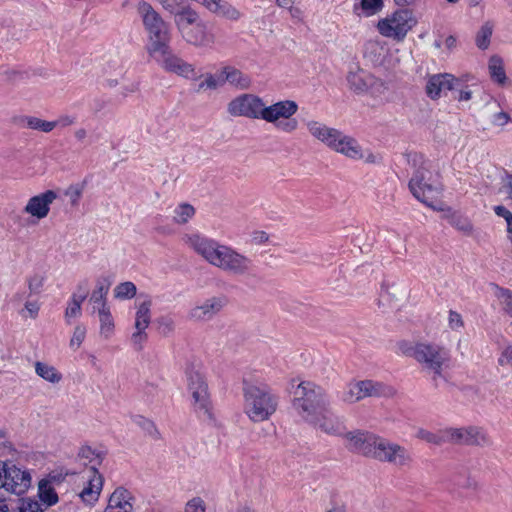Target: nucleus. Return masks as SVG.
<instances>
[{
    "mask_svg": "<svg viewBox=\"0 0 512 512\" xmlns=\"http://www.w3.org/2000/svg\"><path fill=\"white\" fill-rule=\"evenodd\" d=\"M183 242L208 264L233 276H244L252 271V260L234 248L198 233L185 234Z\"/></svg>",
    "mask_w": 512,
    "mask_h": 512,
    "instance_id": "f257e3e1",
    "label": "nucleus"
},
{
    "mask_svg": "<svg viewBox=\"0 0 512 512\" xmlns=\"http://www.w3.org/2000/svg\"><path fill=\"white\" fill-rule=\"evenodd\" d=\"M346 446L353 452L399 469L409 468L413 463L412 454L406 447L368 431L355 430L347 434Z\"/></svg>",
    "mask_w": 512,
    "mask_h": 512,
    "instance_id": "f03ea898",
    "label": "nucleus"
},
{
    "mask_svg": "<svg viewBox=\"0 0 512 512\" xmlns=\"http://www.w3.org/2000/svg\"><path fill=\"white\" fill-rule=\"evenodd\" d=\"M398 348L404 355L414 358L426 372L433 375L434 379L441 376L444 369L449 366V352L437 344L401 341Z\"/></svg>",
    "mask_w": 512,
    "mask_h": 512,
    "instance_id": "7ed1b4c3",
    "label": "nucleus"
},
{
    "mask_svg": "<svg viewBox=\"0 0 512 512\" xmlns=\"http://www.w3.org/2000/svg\"><path fill=\"white\" fill-rule=\"evenodd\" d=\"M330 405L323 388L310 381L301 382L295 390L293 407L297 415L311 424Z\"/></svg>",
    "mask_w": 512,
    "mask_h": 512,
    "instance_id": "20e7f679",
    "label": "nucleus"
},
{
    "mask_svg": "<svg viewBox=\"0 0 512 512\" xmlns=\"http://www.w3.org/2000/svg\"><path fill=\"white\" fill-rule=\"evenodd\" d=\"M413 163L414 165L419 164V167L415 168L409 182L412 194L428 207L437 211H444L445 205L438 200L441 187L433 178L426 163L422 160V157L417 155L413 157Z\"/></svg>",
    "mask_w": 512,
    "mask_h": 512,
    "instance_id": "39448f33",
    "label": "nucleus"
},
{
    "mask_svg": "<svg viewBox=\"0 0 512 512\" xmlns=\"http://www.w3.org/2000/svg\"><path fill=\"white\" fill-rule=\"evenodd\" d=\"M278 397L266 387H244V413L252 422L268 420L277 410Z\"/></svg>",
    "mask_w": 512,
    "mask_h": 512,
    "instance_id": "423d86ee",
    "label": "nucleus"
},
{
    "mask_svg": "<svg viewBox=\"0 0 512 512\" xmlns=\"http://www.w3.org/2000/svg\"><path fill=\"white\" fill-rule=\"evenodd\" d=\"M138 11L149 35L148 53L149 55H156V52L163 51L168 46L170 40L168 24L146 2L139 4Z\"/></svg>",
    "mask_w": 512,
    "mask_h": 512,
    "instance_id": "0eeeda50",
    "label": "nucleus"
},
{
    "mask_svg": "<svg viewBox=\"0 0 512 512\" xmlns=\"http://www.w3.org/2000/svg\"><path fill=\"white\" fill-rule=\"evenodd\" d=\"M298 111V104L293 100H281L267 105L263 102V120L272 124L276 129L284 133H293L298 129V121L293 116Z\"/></svg>",
    "mask_w": 512,
    "mask_h": 512,
    "instance_id": "6e6552de",
    "label": "nucleus"
},
{
    "mask_svg": "<svg viewBox=\"0 0 512 512\" xmlns=\"http://www.w3.org/2000/svg\"><path fill=\"white\" fill-rule=\"evenodd\" d=\"M186 375L194 409L202 418L212 419L208 387L201 369L192 364L187 368Z\"/></svg>",
    "mask_w": 512,
    "mask_h": 512,
    "instance_id": "1a4fd4ad",
    "label": "nucleus"
},
{
    "mask_svg": "<svg viewBox=\"0 0 512 512\" xmlns=\"http://www.w3.org/2000/svg\"><path fill=\"white\" fill-rule=\"evenodd\" d=\"M417 24V19L409 9H400L377 23L379 33L387 38L402 41Z\"/></svg>",
    "mask_w": 512,
    "mask_h": 512,
    "instance_id": "9d476101",
    "label": "nucleus"
},
{
    "mask_svg": "<svg viewBox=\"0 0 512 512\" xmlns=\"http://www.w3.org/2000/svg\"><path fill=\"white\" fill-rule=\"evenodd\" d=\"M347 84L349 89L357 94H369L374 97L383 95L388 90V83L359 66H353L348 71Z\"/></svg>",
    "mask_w": 512,
    "mask_h": 512,
    "instance_id": "9b49d317",
    "label": "nucleus"
},
{
    "mask_svg": "<svg viewBox=\"0 0 512 512\" xmlns=\"http://www.w3.org/2000/svg\"><path fill=\"white\" fill-rule=\"evenodd\" d=\"M394 394L392 387L366 379L349 382L343 389L341 398L345 403L353 404L367 397H391Z\"/></svg>",
    "mask_w": 512,
    "mask_h": 512,
    "instance_id": "f8f14e48",
    "label": "nucleus"
},
{
    "mask_svg": "<svg viewBox=\"0 0 512 512\" xmlns=\"http://www.w3.org/2000/svg\"><path fill=\"white\" fill-rule=\"evenodd\" d=\"M396 53H398V50H390L380 40H368L363 47V58L373 68L394 69L399 63V59L394 57Z\"/></svg>",
    "mask_w": 512,
    "mask_h": 512,
    "instance_id": "ddd939ff",
    "label": "nucleus"
},
{
    "mask_svg": "<svg viewBox=\"0 0 512 512\" xmlns=\"http://www.w3.org/2000/svg\"><path fill=\"white\" fill-rule=\"evenodd\" d=\"M150 56L168 73L176 74L187 80H197L200 77L195 66L176 54H173L169 45L165 50L156 52V55Z\"/></svg>",
    "mask_w": 512,
    "mask_h": 512,
    "instance_id": "4468645a",
    "label": "nucleus"
},
{
    "mask_svg": "<svg viewBox=\"0 0 512 512\" xmlns=\"http://www.w3.org/2000/svg\"><path fill=\"white\" fill-rule=\"evenodd\" d=\"M446 443L486 447L492 444L491 438L481 427H448Z\"/></svg>",
    "mask_w": 512,
    "mask_h": 512,
    "instance_id": "2eb2a0df",
    "label": "nucleus"
},
{
    "mask_svg": "<svg viewBox=\"0 0 512 512\" xmlns=\"http://www.w3.org/2000/svg\"><path fill=\"white\" fill-rule=\"evenodd\" d=\"M225 295H214L197 302L187 312V319L194 323H206L213 320L227 306Z\"/></svg>",
    "mask_w": 512,
    "mask_h": 512,
    "instance_id": "dca6fc26",
    "label": "nucleus"
},
{
    "mask_svg": "<svg viewBox=\"0 0 512 512\" xmlns=\"http://www.w3.org/2000/svg\"><path fill=\"white\" fill-rule=\"evenodd\" d=\"M263 102V99L255 94H241L227 104V112L233 117L261 119Z\"/></svg>",
    "mask_w": 512,
    "mask_h": 512,
    "instance_id": "f3484780",
    "label": "nucleus"
},
{
    "mask_svg": "<svg viewBox=\"0 0 512 512\" xmlns=\"http://www.w3.org/2000/svg\"><path fill=\"white\" fill-rule=\"evenodd\" d=\"M332 151L352 160H364L367 163H376L378 156L363 150L359 142L352 136L341 131Z\"/></svg>",
    "mask_w": 512,
    "mask_h": 512,
    "instance_id": "a211bd4d",
    "label": "nucleus"
},
{
    "mask_svg": "<svg viewBox=\"0 0 512 512\" xmlns=\"http://www.w3.org/2000/svg\"><path fill=\"white\" fill-rule=\"evenodd\" d=\"M5 471L3 475V490L16 495H22L30 488L31 475L28 471L22 470L10 462H7Z\"/></svg>",
    "mask_w": 512,
    "mask_h": 512,
    "instance_id": "6ab92c4d",
    "label": "nucleus"
},
{
    "mask_svg": "<svg viewBox=\"0 0 512 512\" xmlns=\"http://www.w3.org/2000/svg\"><path fill=\"white\" fill-rule=\"evenodd\" d=\"M151 306L152 301L150 299H145L137 305L134 324L135 332L131 335V344L136 350H141L147 340L146 329L151 322Z\"/></svg>",
    "mask_w": 512,
    "mask_h": 512,
    "instance_id": "aec40b11",
    "label": "nucleus"
},
{
    "mask_svg": "<svg viewBox=\"0 0 512 512\" xmlns=\"http://www.w3.org/2000/svg\"><path fill=\"white\" fill-rule=\"evenodd\" d=\"M305 127L309 135L314 140L321 143L330 150H332L335 142L338 139V136L341 133V130L335 127H331L320 120H308L305 122Z\"/></svg>",
    "mask_w": 512,
    "mask_h": 512,
    "instance_id": "412c9836",
    "label": "nucleus"
},
{
    "mask_svg": "<svg viewBox=\"0 0 512 512\" xmlns=\"http://www.w3.org/2000/svg\"><path fill=\"white\" fill-rule=\"evenodd\" d=\"M310 425L316 430L331 436H342L346 440L347 432L344 422L326 408Z\"/></svg>",
    "mask_w": 512,
    "mask_h": 512,
    "instance_id": "4be33fe9",
    "label": "nucleus"
},
{
    "mask_svg": "<svg viewBox=\"0 0 512 512\" xmlns=\"http://www.w3.org/2000/svg\"><path fill=\"white\" fill-rule=\"evenodd\" d=\"M56 199L57 193L53 190H47L31 197L24 207V212L37 219H43L49 214L50 205Z\"/></svg>",
    "mask_w": 512,
    "mask_h": 512,
    "instance_id": "5701e85b",
    "label": "nucleus"
},
{
    "mask_svg": "<svg viewBox=\"0 0 512 512\" xmlns=\"http://www.w3.org/2000/svg\"><path fill=\"white\" fill-rule=\"evenodd\" d=\"M382 298L388 302L391 309L399 311L408 304L410 290L404 284L386 283L383 286Z\"/></svg>",
    "mask_w": 512,
    "mask_h": 512,
    "instance_id": "b1692460",
    "label": "nucleus"
},
{
    "mask_svg": "<svg viewBox=\"0 0 512 512\" xmlns=\"http://www.w3.org/2000/svg\"><path fill=\"white\" fill-rule=\"evenodd\" d=\"M181 36L187 43L196 47H208L215 42L214 35L209 32L207 24L202 20L188 29Z\"/></svg>",
    "mask_w": 512,
    "mask_h": 512,
    "instance_id": "393cba45",
    "label": "nucleus"
},
{
    "mask_svg": "<svg viewBox=\"0 0 512 512\" xmlns=\"http://www.w3.org/2000/svg\"><path fill=\"white\" fill-rule=\"evenodd\" d=\"M458 81L452 74H435L428 78L426 83V94L432 100L440 98L443 90H451L454 83Z\"/></svg>",
    "mask_w": 512,
    "mask_h": 512,
    "instance_id": "a878e982",
    "label": "nucleus"
},
{
    "mask_svg": "<svg viewBox=\"0 0 512 512\" xmlns=\"http://www.w3.org/2000/svg\"><path fill=\"white\" fill-rule=\"evenodd\" d=\"M90 472L91 476L87 482V485L83 488L79 496L88 505H93L98 501L102 491L103 477L94 468H92Z\"/></svg>",
    "mask_w": 512,
    "mask_h": 512,
    "instance_id": "bb28decb",
    "label": "nucleus"
},
{
    "mask_svg": "<svg viewBox=\"0 0 512 512\" xmlns=\"http://www.w3.org/2000/svg\"><path fill=\"white\" fill-rule=\"evenodd\" d=\"M132 496L126 489L119 487L111 494L104 512H131Z\"/></svg>",
    "mask_w": 512,
    "mask_h": 512,
    "instance_id": "cd10ccee",
    "label": "nucleus"
},
{
    "mask_svg": "<svg viewBox=\"0 0 512 512\" xmlns=\"http://www.w3.org/2000/svg\"><path fill=\"white\" fill-rule=\"evenodd\" d=\"M173 15L174 24L181 35L201 20L198 12L190 6L181 7Z\"/></svg>",
    "mask_w": 512,
    "mask_h": 512,
    "instance_id": "c85d7f7f",
    "label": "nucleus"
},
{
    "mask_svg": "<svg viewBox=\"0 0 512 512\" xmlns=\"http://www.w3.org/2000/svg\"><path fill=\"white\" fill-rule=\"evenodd\" d=\"M444 212H447L444 217L459 232L466 236H471L474 233V225L467 216L451 211L450 208H445Z\"/></svg>",
    "mask_w": 512,
    "mask_h": 512,
    "instance_id": "c756f323",
    "label": "nucleus"
},
{
    "mask_svg": "<svg viewBox=\"0 0 512 512\" xmlns=\"http://www.w3.org/2000/svg\"><path fill=\"white\" fill-rule=\"evenodd\" d=\"M34 370L38 377L51 385H58L63 380L62 373L55 366L47 362L36 361L34 363Z\"/></svg>",
    "mask_w": 512,
    "mask_h": 512,
    "instance_id": "7c9ffc66",
    "label": "nucleus"
},
{
    "mask_svg": "<svg viewBox=\"0 0 512 512\" xmlns=\"http://www.w3.org/2000/svg\"><path fill=\"white\" fill-rule=\"evenodd\" d=\"M99 322L98 334L102 340L108 341L115 334V320L112 316L111 309L96 312Z\"/></svg>",
    "mask_w": 512,
    "mask_h": 512,
    "instance_id": "2f4dec72",
    "label": "nucleus"
},
{
    "mask_svg": "<svg viewBox=\"0 0 512 512\" xmlns=\"http://www.w3.org/2000/svg\"><path fill=\"white\" fill-rule=\"evenodd\" d=\"M225 82L237 89H247L250 86V78L233 66L223 67Z\"/></svg>",
    "mask_w": 512,
    "mask_h": 512,
    "instance_id": "473e14b6",
    "label": "nucleus"
},
{
    "mask_svg": "<svg viewBox=\"0 0 512 512\" xmlns=\"http://www.w3.org/2000/svg\"><path fill=\"white\" fill-rule=\"evenodd\" d=\"M85 298L86 295L73 294L67 302V306L64 311V319L68 325H71L74 319H77L82 315V303Z\"/></svg>",
    "mask_w": 512,
    "mask_h": 512,
    "instance_id": "72a5a7b5",
    "label": "nucleus"
},
{
    "mask_svg": "<svg viewBox=\"0 0 512 512\" xmlns=\"http://www.w3.org/2000/svg\"><path fill=\"white\" fill-rule=\"evenodd\" d=\"M354 12L359 16L370 17L383 8V0H356Z\"/></svg>",
    "mask_w": 512,
    "mask_h": 512,
    "instance_id": "f704fd0d",
    "label": "nucleus"
},
{
    "mask_svg": "<svg viewBox=\"0 0 512 512\" xmlns=\"http://www.w3.org/2000/svg\"><path fill=\"white\" fill-rule=\"evenodd\" d=\"M489 74L493 81L500 85H504L507 77L504 70L503 60L498 55H493L489 59L488 64Z\"/></svg>",
    "mask_w": 512,
    "mask_h": 512,
    "instance_id": "c9c22d12",
    "label": "nucleus"
},
{
    "mask_svg": "<svg viewBox=\"0 0 512 512\" xmlns=\"http://www.w3.org/2000/svg\"><path fill=\"white\" fill-rule=\"evenodd\" d=\"M38 495L41 502L46 506L55 505L59 500L55 488L48 485L46 481H39Z\"/></svg>",
    "mask_w": 512,
    "mask_h": 512,
    "instance_id": "e433bc0d",
    "label": "nucleus"
},
{
    "mask_svg": "<svg viewBox=\"0 0 512 512\" xmlns=\"http://www.w3.org/2000/svg\"><path fill=\"white\" fill-rule=\"evenodd\" d=\"M416 437L430 444L441 445L446 443V428L441 429L436 433L421 428L416 432Z\"/></svg>",
    "mask_w": 512,
    "mask_h": 512,
    "instance_id": "4c0bfd02",
    "label": "nucleus"
},
{
    "mask_svg": "<svg viewBox=\"0 0 512 512\" xmlns=\"http://www.w3.org/2000/svg\"><path fill=\"white\" fill-rule=\"evenodd\" d=\"M195 214V209L188 203H181L173 210V221L176 224H186Z\"/></svg>",
    "mask_w": 512,
    "mask_h": 512,
    "instance_id": "58836bf2",
    "label": "nucleus"
},
{
    "mask_svg": "<svg viewBox=\"0 0 512 512\" xmlns=\"http://www.w3.org/2000/svg\"><path fill=\"white\" fill-rule=\"evenodd\" d=\"M108 293V288L100 285L97 289H95L90 297V302L93 303V313L102 311V309L108 310L110 309L107 304L106 295Z\"/></svg>",
    "mask_w": 512,
    "mask_h": 512,
    "instance_id": "ea45409f",
    "label": "nucleus"
},
{
    "mask_svg": "<svg viewBox=\"0 0 512 512\" xmlns=\"http://www.w3.org/2000/svg\"><path fill=\"white\" fill-rule=\"evenodd\" d=\"M136 292H137V288H136L135 284L133 282L126 281V282L119 283L114 288V297L116 299H121V300L132 299L136 295Z\"/></svg>",
    "mask_w": 512,
    "mask_h": 512,
    "instance_id": "a19ab883",
    "label": "nucleus"
},
{
    "mask_svg": "<svg viewBox=\"0 0 512 512\" xmlns=\"http://www.w3.org/2000/svg\"><path fill=\"white\" fill-rule=\"evenodd\" d=\"M495 296L499 300L504 312L512 317V291L509 289L496 287Z\"/></svg>",
    "mask_w": 512,
    "mask_h": 512,
    "instance_id": "79ce46f5",
    "label": "nucleus"
},
{
    "mask_svg": "<svg viewBox=\"0 0 512 512\" xmlns=\"http://www.w3.org/2000/svg\"><path fill=\"white\" fill-rule=\"evenodd\" d=\"M85 189V182L70 185L65 190V196L69 198L71 206H77Z\"/></svg>",
    "mask_w": 512,
    "mask_h": 512,
    "instance_id": "37998d69",
    "label": "nucleus"
},
{
    "mask_svg": "<svg viewBox=\"0 0 512 512\" xmlns=\"http://www.w3.org/2000/svg\"><path fill=\"white\" fill-rule=\"evenodd\" d=\"M492 36V26L489 23L484 24L477 33L476 45L479 49L485 50L489 47Z\"/></svg>",
    "mask_w": 512,
    "mask_h": 512,
    "instance_id": "c03bdc74",
    "label": "nucleus"
},
{
    "mask_svg": "<svg viewBox=\"0 0 512 512\" xmlns=\"http://www.w3.org/2000/svg\"><path fill=\"white\" fill-rule=\"evenodd\" d=\"M45 276L40 273H34L27 278V285L31 295L39 294L45 283Z\"/></svg>",
    "mask_w": 512,
    "mask_h": 512,
    "instance_id": "a18cd8bd",
    "label": "nucleus"
},
{
    "mask_svg": "<svg viewBox=\"0 0 512 512\" xmlns=\"http://www.w3.org/2000/svg\"><path fill=\"white\" fill-rule=\"evenodd\" d=\"M86 332V327L83 324H78L75 326L72 337L69 342V346L72 350L75 351L80 348V346L85 340Z\"/></svg>",
    "mask_w": 512,
    "mask_h": 512,
    "instance_id": "49530a36",
    "label": "nucleus"
},
{
    "mask_svg": "<svg viewBox=\"0 0 512 512\" xmlns=\"http://www.w3.org/2000/svg\"><path fill=\"white\" fill-rule=\"evenodd\" d=\"M56 127V123L52 121H46L38 117L31 116L28 128L32 130H38L44 133L51 132Z\"/></svg>",
    "mask_w": 512,
    "mask_h": 512,
    "instance_id": "de8ad7c7",
    "label": "nucleus"
},
{
    "mask_svg": "<svg viewBox=\"0 0 512 512\" xmlns=\"http://www.w3.org/2000/svg\"><path fill=\"white\" fill-rule=\"evenodd\" d=\"M493 210L497 216L505 219L507 225V237L510 238L512 235V213L502 205L495 206Z\"/></svg>",
    "mask_w": 512,
    "mask_h": 512,
    "instance_id": "09e8293b",
    "label": "nucleus"
},
{
    "mask_svg": "<svg viewBox=\"0 0 512 512\" xmlns=\"http://www.w3.org/2000/svg\"><path fill=\"white\" fill-rule=\"evenodd\" d=\"M185 512H206V503L201 497H193L186 503Z\"/></svg>",
    "mask_w": 512,
    "mask_h": 512,
    "instance_id": "8fccbe9b",
    "label": "nucleus"
},
{
    "mask_svg": "<svg viewBox=\"0 0 512 512\" xmlns=\"http://www.w3.org/2000/svg\"><path fill=\"white\" fill-rule=\"evenodd\" d=\"M39 310H40V304L38 303V301L28 300L24 304V309L22 311V315L25 318L35 319L38 316Z\"/></svg>",
    "mask_w": 512,
    "mask_h": 512,
    "instance_id": "3c124183",
    "label": "nucleus"
},
{
    "mask_svg": "<svg viewBox=\"0 0 512 512\" xmlns=\"http://www.w3.org/2000/svg\"><path fill=\"white\" fill-rule=\"evenodd\" d=\"M448 325L454 331H460L464 327L462 316L456 311H450L448 315Z\"/></svg>",
    "mask_w": 512,
    "mask_h": 512,
    "instance_id": "603ef678",
    "label": "nucleus"
},
{
    "mask_svg": "<svg viewBox=\"0 0 512 512\" xmlns=\"http://www.w3.org/2000/svg\"><path fill=\"white\" fill-rule=\"evenodd\" d=\"M19 512H44L40 508V504L30 498L22 499L19 507Z\"/></svg>",
    "mask_w": 512,
    "mask_h": 512,
    "instance_id": "864d4df0",
    "label": "nucleus"
},
{
    "mask_svg": "<svg viewBox=\"0 0 512 512\" xmlns=\"http://www.w3.org/2000/svg\"><path fill=\"white\" fill-rule=\"evenodd\" d=\"M499 192L506 195L508 199L512 200V175L506 173L503 176Z\"/></svg>",
    "mask_w": 512,
    "mask_h": 512,
    "instance_id": "5fc2aeb1",
    "label": "nucleus"
},
{
    "mask_svg": "<svg viewBox=\"0 0 512 512\" xmlns=\"http://www.w3.org/2000/svg\"><path fill=\"white\" fill-rule=\"evenodd\" d=\"M158 2L171 14L184 6V0H158Z\"/></svg>",
    "mask_w": 512,
    "mask_h": 512,
    "instance_id": "6e6d98bb",
    "label": "nucleus"
},
{
    "mask_svg": "<svg viewBox=\"0 0 512 512\" xmlns=\"http://www.w3.org/2000/svg\"><path fill=\"white\" fill-rule=\"evenodd\" d=\"M510 121H511L510 115L504 111H500L493 115L491 122L494 126L504 127Z\"/></svg>",
    "mask_w": 512,
    "mask_h": 512,
    "instance_id": "4d7b16f0",
    "label": "nucleus"
},
{
    "mask_svg": "<svg viewBox=\"0 0 512 512\" xmlns=\"http://www.w3.org/2000/svg\"><path fill=\"white\" fill-rule=\"evenodd\" d=\"M206 90H216L215 79L212 77L211 73H207L204 76V80L201 81L198 85V91H206Z\"/></svg>",
    "mask_w": 512,
    "mask_h": 512,
    "instance_id": "13d9d810",
    "label": "nucleus"
},
{
    "mask_svg": "<svg viewBox=\"0 0 512 512\" xmlns=\"http://www.w3.org/2000/svg\"><path fill=\"white\" fill-rule=\"evenodd\" d=\"M65 480V476L61 473H55L52 472L47 475V477L41 479V481H46L48 485H51L52 487L56 488V486H59L62 484V482Z\"/></svg>",
    "mask_w": 512,
    "mask_h": 512,
    "instance_id": "bf43d9fd",
    "label": "nucleus"
},
{
    "mask_svg": "<svg viewBox=\"0 0 512 512\" xmlns=\"http://www.w3.org/2000/svg\"><path fill=\"white\" fill-rule=\"evenodd\" d=\"M499 363L501 365L512 366V345L505 347L499 357Z\"/></svg>",
    "mask_w": 512,
    "mask_h": 512,
    "instance_id": "052dcab7",
    "label": "nucleus"
},
{
    "mask_svg": "<svg viewBox=\"0 0 512 512\" xmlns=\"http://www.w3.org/2000/svg\"><path fill=\"white\" fill-rule=\"evenodd\" d=\"M30 117L27 115H16L11 118V123L20 127V128H28V123L30 122Z\"/></svg>",
    "mask_w": 512,
    "mask_h": 512,
    "instance_id": "680f3d73",
    "label": "nucleus"
},
{
    "mask_svg": "<svg viewBox=\"0 0 512 512\" xmlns=\"http://www.w3.org/2000/svg\"><path fill=\"white\" fill-rule=\"evenodd\" d=\"M56 126L67 127L76 123V117L71 115H62L56 121Z\"/></svg>",
    "mask_w": 512,
    "mask_h": 512,
    "instance_id": "e2e57ef3",
    "label": "nucleus"
},
{
    "mask_svg": "<svg viewBox=\"0 0 512 512\" xmlns=\"http://www.w3.org/2000/svg\"><path fill=\"white\" fill-rule=\"evenodd\" d=\"M326 512H348V508L342 501H332Z\"/></svg>",
    "mask_w": 512,
    "mask_h": 512,
    "instance_id": "0e129e2a",
    "label": "nucleus"
},
{
    "mask_svg": "<svg viewBox=\"0 0 512 512\" xmlns=\"http://www.w3.org/2000/svg\"><path fill=\"white\" fill-rule=\"evenodd\" d=\"M252 240L255 244H263L269 240V235L265 231H255Z\"/></svg>",
    "mask_w": 512,
    "mask_h": 512,
    "instance_id": "69168bd1",
    "label": "nucleus"
},
{
    "mask_svg": "<svg viewBox=\"0 0 512 512\" xmlns=\"http://www.w3.org/2000/svg\"><path fill=\"white\" fill-rule=\"evenodd\" d=\"M212 77L215 79L216 89H218L226 84L225 79H224L223 68L218 70L216 73L212 74Z\"/></svg>",
    "mask_w": 512,
    "mask_h": 512,
    "instance_id": "338daca9",
    "label": "nucleus"
},
{
    "mask_svg": "<svg viewBox=\"0 0 512 512\" xmlns=\"http://www.w3.org/2000/svg\"><path fill=\"white\" fill-rule=\"evenodd\" d=\"M472 98V91L469 89L461 90L459 92V96L457 97V100L462 101H469Z\"/></svg>",
    "mask_w": 512,
    "mask_h": 512,
    "instance_id": "774afa93",
    "label": "nucleus"
}]
</instances>
